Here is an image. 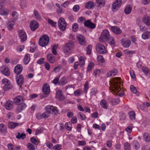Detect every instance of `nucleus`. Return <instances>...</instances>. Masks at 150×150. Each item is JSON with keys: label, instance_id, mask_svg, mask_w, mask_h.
I'll use <instances>...</instances> for the list:
<instances>
[{"label": "nucleus", "instance_id": "39448f33", "mask_svg": "<svg viewBox=\"0 0 150 150\" xmlns=\"http://www.w3.org/2000/svg\"><path fill=\"white\" fill-rule=\"evenodd\" d=\"M74 47V42L71 41H69L67 43L64 47V51L65 52L68 53L71 52Z\"/></svg>", "mask_w": 150, "mask_h": 150}, {"label": "nucleus", "instance_id": "e2e57ef3", "mask_svg": "<svg viewBox=\"0 0 150 150\" xmlns=\"http://www.w3.org/2000/svg\"><path fill=\"white\" fill-rule=\"evenodd\" d=\"M62 148V146L60 144H56L55 145L53 148L54 150H60Z\"/></svg>", "mask_w": 150, "mask_h": 150}, {"label": "nucleus", "instance_id": "4be33fe9", "mask_svg": "<svg viewBox=\"0 0 150 150\" xmlns=\"http://www.w3.org/2000/svg\"><path fill=\"white\" fill-rule=\"evenodd\" d=\"M2 73L5 76H8L10 75V71L8 67L5 66L2 67L1 69Z\"/></svg>", "mask_w": 150, "mask_h": 150}, {"label": "nucleus", "instance_id": "58836bf2", "mask_svg": "<svg viewBox=\"0 0 150 150\" xmlns=\"http://www.w3.org/2000/svg\"><path fill=\"white\" fill-rule=\"evenodd\" d=\"M19 124L16 122H11L8 124V127L10 129H13L18 126Z\"/></svg>", "mask_w": 150, "mask_h": 150}, {"label": "nucleus", "instance_id": "c85d7f7f", "mask_svg": "<svg viewBox=\"0 0 150 150\" xmlns=\"http://www.w3.org/2000/svg\"><path fill=\"white\" fill-rule=\"evenodd\" d=\"M94 6V3L91 1H89L87 2L86 4L85 7L88 9L92 8Z\"/></svg>", "mask_w": 150, "mask_h": 150}, {"label": "nucleus", "instance_id": "dca6fc26", "mask_svg": "<svg viewBox=\"0 0 150 150\" xmlns=\"http://www.w3.org/2000/svg\"><path fill=\"white\" fill-rule=\"evenodd\" d=\"M77 38L79 43L81 45H85L86 43L85 38L81 35H78L77 36Z\"/></svg>", "mask_w": 150, "mask_h": 150}, {"label": "nucleus", "instance_id": "09e8293b", "mask_svg": "<svg viewBox=\"0 0 150 150\" xmlns=\"http://www.w3.org/2000/svg\"><path fill=\"white\" fill-rule=\"evenodd\" d=\"M30 141L33 144L35 145H37L39 143V142L34 137L30 138Z\"/></svg>", "mask_w": 150, "mask_h": 150}, {"label": "nucleus", "instance_id": "9b49d317", "mask_svg": "<svg viewBox=\"0 0 150 150\" xmlns=\"http://www.w3.org/2000/svg\"><path fill=\"white\" fill-rule=\"evenodd\" d=\"M6 0H1L0 1V14L6 15L8 14V12L3 11V6L5 4Z\"/></svg>", "mask_w": 150, "mask_h": 150}, {"label": "nucleus", "instance_id": "c03bdc74", "mask_svg": "<svg viewBox=\"0 0 150 150\" xmlns=\"http://www.w3.org/2000/svg\"><path fill=\"white\" fill-rule=\"evenodd\" d=\"M27 147L29 150H34L35 149V146L30 143L27 144Z\"/></svg>", "mask_w": 150, "mask_h": 150}, {"label": "nucleus", "instance_id": "6e6d98bb", "mask_svg": "<svg viewBox=\"0 0 150 150\" xmlns=\"http://www.w3.org/2000/svg\"><path fill=\"white\" fill-rule=\"evenodd\" d=\"M94 67V64L92 63H90L88 64L87 67V70L88 71H90Z\"/></svg>", "mask_w": 150, "mask_h": 150}, {"label": "nucleus", "instance_id": "052dcab7", "mask_svg": "<svg viewBox=\"0 0 150 150\" xmlns=\"http://www.w3.org/2000/svg\"><path fill=\"white\" fill-rule=\"evenodd\" d=\"M142 71L145 74H148L149 73V69L145 67H142Z\"/></svg>", "mask_w": 150, "mask_h": 150}, {"label": "nucleus", "instance_id": "f3484780", "mask_svg": "<svg viewBox=\"0 0 150 150\" xmlns=\"http://www.w3.org/2000/svg\"><path fill=\"white\" fill-rule=\"evenodd\" d=\"M56 97L60 101H63L65 99L64 96L62 94V91L60 90H59L57 92Z\"/></svg>", "mask_w": 150, "mask_h": 150}, {"label": "nucleus", "instance_id": "864d4df0", "mask_svg": "<svg viewBox=\"0 0 150 150\" xmlns=\"http://www.w3.org/2000/svg\"><path fill=\"white\" fill-rule=\"evenodd\" d=\"M13 86L11 84L5 85L3 86V88L4 91H7L10 89H11L13 88Z\"/></svg>", "mask_w": 150, "mask_h": 150}, {"label": "nucleus", "instance_id": "423d86ee", "mask_svg": "<svg viewBox=\"0 0 150 150\" xmlns=\"http://www.w3.org/2000/svg\"><path fill=\"white\" fill-rule=\"evenodd\" d=\"M97 52L100 54H104L106 53L107 50L104 46L101 43H98L96 46Z\"/></svg>", "mask_w": 150, "mask_h": 150}, {"label": "nucleus", "instance_id": "13d9d810", "mask_svg": "<svg viewBox=\"0 0 150 150\" xmlns=\"http://www.w3.org/2000/svg\"><path fill=\"white\" fill-rule=\"evenodd\" d=\"M48 23L51 26L54 27H55L56 26L57 23L55 22H54L51 19H49L48 20Z\"/></svg>", "mask_w": 150, "mask_h": 150}, {"label": "nucleus", "instance_id": "37998d69", "mask_svg": "<svg viewBox=\"0 0 150 150\" xmlns=\"http://www.w3.org/2000/svg\"><path fill=\"white\" fill-rule=\"evenodd\" d=\"M78 117L83 120H85L86 119L85 115L82 112H79L78 113Z\"/></svg>", "mask_w": 150, "mask_h": 150}, {"label": "nucleus", "instance_id": "4d7b16f0", "mask_svg": "<svg viewBox=\"0 0 150 150\" xmlns=\"http://www.w3.org/2000/svg\"><path fill=\"white\" fill-rule=\"evenodd\" d=\"M2 83L5 85L11 84L10 81L7 79H4L2 81Z\"/></svg>", "mask_w": 150, "mask_h": 150}, {"label": "nucleus", "instance_id": "0eeeda50", "mask_svg": "<svg viewBox=\"0 0 150 150\" xmlns=\"http://www.w3.org/2000/svg\"><path fill=\"white\" fill-rule=\"evenodd\" d=\"M58 25L61 30L64 31L66 29L67 23L64 19L62 18H59L58 21Z\"/></svg>", "mask_w": 150, "mask_h": 150}, {"label": "nucleus", "instance_id": "a19ab883", "mask_svg": "<svg viewBox=\"0 0 150 150\" xmlns=\"http://www.w3.org/2000/svg\"><path fill=\"white\" fill-rule=\"evenodd\" d=\"M34 14L35 18L38 20H41L42 19L40 15L36 10H34Z\"/></svg>", "mask_w": 150, "mask_h": 150}, {"label": "nucleus", "instance_id": "bb28decb", "mask_svg": "<svg viewBox=\"0 0 150 150\" xmlns=\"http://www.w3.org/2000/svg\"><path fill=\"white\" fill-rule=\"evenodd\" d=\"M13 102L12 101L9 100L5 103V106L6 108L8 110H9L12 108Z\"/></svg>", "mask_w": 150, "mask_h": 150}, {"label": "nucleus", "instance_id": "cd10ccee", "mask_svg": "<svg viewBox=\"0 0 150 150\" xmlns=\"http://www.w3.org/2000/svg\"><path fill=\"white\" fill-rule=\"evenodd\" d=\"M100 104L102 108L105 109H107L108 107L107 102L104 99H102L100 101Z\"/></svg>", "mask_w": 150, "mask_h": 150}, {"label": "nucleus", "instance_id": "a18cd8bd", "mask_svg": "<svg viewBox=\"0 0 150 150\" xmlns=\"http://www.w3.org/2000/svg\"><path fill=\"white\" fill-rule=\"evenodd\" d=\"M58 45H54L52 48V52L53 54H56L57 53V50L58 47Z\"/></svg>", "mask_w": 150, "mask_h": 150}, {"label": "nucleus", "instance_id": "4468645a", "mask_svg": "<svg viewBox=\"0 0 150 150\" xmlns=\"http://www.w3.org/2000/svg\"><path fill=\"white\" fill-rule=\"evenodd\" d=\"M42 91L43 93L47 95L50 93V87L48 83H45L44 84L42 87Z\"/></svg>", "mask_w": 150, "mask_h": 150}, {"label": "nucleus", "instance_id": "603ef678", "mask_svg": "<svg viewBox=\"0 0 150 150\" xmlns=\"http://www.w3.org/2000/svg\"><path fill=\"white\" fill-rule=\"evenodd\" d=\"M72 125L70 122L66 123L65 124V127L68 131H70L71 129Z\"/></svg>", "mask_w": 150, "mask_h": 150}, {"label": "nucleus", "instance_id": "f257e3e1", "mask_svg": "<svg viewBox=\"0 0 150 150\" xmlns=\"http://www.w3.org/2000/svg\"><path fill=\"white\" fill-rule=\"evenodd\" d=\"M120 79V77L113 78L110 84V89L113 94L122 97L124 96V93L121 88Z\"/></svg>", "mask_w": 150, "mask_h": 150}, {"label": "nucleus", "instance_id": "680f3d73", "mask_svg": "<svg viewBox=\"0 0 150 150\" xmlns=\"http://www.w3.org/2000/svg\"><path fill=\"white\" fill-rule=\"evenodd\" d=\"M92 48V46L91 45H89L86 49L87 53L88 54H91V49Z\"/></svg>", "mask_w": 150, "mask_h": 150}, {"label": "nucleus", "instance_id": "c756f323", "mask_svg": "<svg viewBox=\"0 0 150 150\" xmlns=\"http://www.w3.org/2000/svg\"><path fill=\"white\" fill-rule=\"evenodd\" d=\"M47 59L51 63H53L55 61L54 57L52 54H49L47 55Z\"/></svg>", "mask_w": 150, "mask_h": 150}, {"label": "nucleus", "instance_id": "473e14b6", "mask_svg": "<svg viewBox=\"0 0 150 150\" xmlns=\"http://www.w3.org/2000/svg\"><path fill=\"white\" fill-rule=\"evenodd\" d=\"M132 8L130 5L126 6L124 9V12L126 14H129L131 12Z\"/></svg>", "mask_w": 150, "mask_h": 150}, {"label": "nucleus", "instance_id": "412c9836", "mask_svg": "<svg viewBox=\"0 0 150 150\" xmlns=\"http://www.w3.org/2000/svg\"><path fill=\"white\" fill-rule=\"evenodd\" d=\"M26 107V105L24 103L18 104V105L16 108V111L17 113H19L25 109Z\"/></svg>", "mask_w": 150, "mask_h": 150}, {"label": "nucleus", "instance_id": "f704fd0d", "mask_svg": "<svg viewBox=\"0 0 150 150\" xmlns=\"http://www.w3.org/2000/svg\"><path fill=\"white\" fill-rule=\"evenodd\" d=\"M122 44L125 47H129L130 45L131 42L130 40H127L121 42Z\"/></svg>", "mask_w": 150, "mask_h": 150}, {"label": "nucleus", "instance_id": "a878e982", "mask_svg": "<svg viewBox=\"0 0 150 150\" xmlns=\"http://www.w3.org/2000/svg\"><path fill=\"white\" fill-rule=\"evenodd\" d=\"M117 73V70L116 69H114L109 72L107 74V77L114 76L116 75Z\"/></svg>", "mask_w": 150, "mask_h": 150}, {"label": "nucleus", "instance_id": "c9c22d12", "mask_svg": "<svg viewBox=\"0 0 150 150\" xmlns=\"http://www.w3.org/2000/svg\"><path fill=\"white\" fill-rule=\"evenodd\" d=\"M150 37V32L146 31L144 32L142 35V38L143 39H146Z\"/></svg>", "mask_w": 150, "mask_h": 150}, {"label": "nucleus", "instance_id": "20e7f679", "mask_svg": "<svg viewBox=\"0 0 150 150\" xmlns=\"http://www.w3.org/2000/svg\"><path fill=\"white\" fill-rule=\"evenodd\" d=\"M45 110L46 112L49 113V116L50 113L53 115H57L58 113L57 108L56 107L50 105L47 106L45 107Z\"/></svg>", "mask_w": 150, "mask_h": 150}, {"label": "nucleus", "instance_id": "338daca9", "mask_svg": "<svg viewBox=\"0 0 150 150\" xmlns=\"http://www.w3.org/2000/svg\"><path fill=\"white\" fill-rule=\"evenodd\" d=\"M56 6L57 7L58 9H57V11L58 12L61 13L62 12V8L60 6L59 4L58 3H56Z\"/></svg>", "mask_w": 150, "mask_h": 150}, {"label": "nucleus", "instance_id": "72a5a7b5", "mask_svg": "<svg viewBox=\"0 0 150 150\" xmlns=\"http://www.w3.org/2000/svg\"><path fill=\"white\" fill-rule=\"evenodd\" d=\"M143 139L146 142H150V135L148 133H145L143 135Z\"/></svg>", "mask_w": 150, "mask_h": 150}, {"label": "nucleus", "instance_id": "bf43d9fd", "mask_svg": "<svg viewBox=\"0 0 150 150\" xmlns=\"http://www.w3.org/2000/svg\"><path fill=\"white\" fill-rule=\"evenodd\" d=\"M97 60L98 61L100 62L101 63L105 62L104 59L102 55H99L98 56L97 58Z\"/></svg>", "mask_w": 150, "mask_h": 150}, {"label": "nucleus", "instance_id": "2eb2a0df", "mask_svg": "<svg viewBox=\"0 0 150 150\" xmlns=\"http://www.w3.org/2000/svg\"><path fill=\"white\" fill-rule=\"evenodd\" d=\"M25 98L23 96L20 95L16 97L13 100L14 103L16 105H18L22 101H24Z\"/></svg>", "mask_w": 150, "mask_h": 150}, {"label": "nucleus", "instance_id": "7ed1b4c3", "mask_svg": "<svg viewBox=\"0 0 150 150\" xmlns=\"http://www.w3.org/2000/svg\"><path fill=\"white\" fill-rule=\"evenodd\" d=\"M49 38L48 35H43L39 39V44L42 47L45 46L49 43Z\"/></svg>", "mask_w": 150, "mask_h": 150}, {"label": "nucleus", "instance_id": "ddd939ff", "mask_svg": "<svg viewBox=\"0 0 150 150\" xmlns=\"http://www.w3.org/2000/svg\"><path fill=\"white\" fill-rule=\"evenodd\" d=\"M19 36L22 42H24L27 39V36L25 32L23 30H20L18 31Z\"/></svg>", "mask_w": 150, "mask_h": 150}, {"label": "nucleus", "instance_id": "6ab92c4d", "mask_svg": "<svg viewBox=\"0 0 150 150\" xmlns=\"http://www.w3.org/2000/svg\"><path fill=\"white\" fill-rule=\"evenodd\" d=\"M142 22L148 26H150V17L146 15L144 16L142 19Z\"/></svg>", "mask_w": 150, "mask_h": 150}, {"label": "nucleus", "instance_id": "aec40b11", "mask_svg": "<svg viewBox=\"0 0 150 150\" xmlns=\"http://www.w3.org/2000/svg\"><path fill=\"white\" fill-rule=\"evenodd\" d=\"M23 70V67L20 64L17 65L14 69V72L16 74H19L21 73Z\"/></svg>", "mask_w": 150, "mask_h": 150}, {"label": "nucleus", "instance_id": "9d476101", "mask_svg": "<svg viewBox=\"0 0 150 150\" xmlns=\"http://www.w3.org/2000/svg\"><path fill=\"white\" fill-rule=\"evenodd\" d=\"M49 117V113L46 111L42 113H38L36 115V118L40 120L42 119H46Z\"/></svg>", "mask_w": 150, "mask_h": 150}, {"label": "nucleus", "instance_id": "1a4fd4ad", "mask_svg": "<svg viewBox=\"0 0 150 150\" xmlns=\"http://www.w3.org/2000/svg\"><path fill=\"white\" fill-rule=\"evenodd\" d=\"M108 101L112 105H116L120 102V100L119 98H114L111 97H109L107 98Z\"/></svg>", "mask_w": 150, "mask_h": 150}, {"label": "nucleus", "instance_id": "ea45409f", "mask_svg": "<svg viewBox=\"0 0 150 150\" xmlns=\"http://www.w3.org/2000/svg\"><path fill=\"white\" fill-rule=\"evenodd\" d=\"M0 130L2 133H5L7 132L6 127L3 123L0 124Z\"/></svg>", "mask_w": 150, "mask_h": 150}, {"label": "nucleus", "instance_id": "0e129e2a", "mask_svg": "<svg viewBox=\"0 0 150 150\" xmlns=\"http://www.w3.org/2000/svg\"><path fill=\"white\" fill-rule=\"evenodd\" d=\"M82 93L81 92V91L79 89H78L74 91V95L76 96H80Z\"/></svg>", "mask_w": 150, "mask_h": 150}, {"label": "nucleus", "instance_id": "79ce46f5", "mask_svg": "<svg viewBox=\"0 0 150 150\" xmlns=\"http://www.w3.org/2000/svg\"><path fill=\"white\" fill-rule=\"evenodd\" d=\"M79 65L81 67H83L85 65V61L82 57H80L79 58Z\"/></svg>", "mask_w": 150, "mask_h": 150}, {"label": "nucleus", "instance_id": "de8ad7c7", "mask_svg": "<svg viewBox=\"0 0 150 150\" xmlns=\"http://www.w3.org/2000/svg\"><path fill=\"white\" fill-rule=\"evenodd\" d=\"M132 144L134 148L136 149H139L140 147L139 144L138 142L137 141H135L133 142Z\"/></svg>", "mask_w": 150, "mask_h": 150}, {"label": "nucleus", "instance_id": "5701e85b", "mask_svg": "<svg viewBox=\"0 0 150 150\" xmlns=\"http://www.w3.org/2000/svg\"><path fill=\"white\" fill-rule=\"evenodd\" d=\"M84 25L86 27H87L93 29L95 27V25L91 22L89 20L85 21L84 23Z\"/></svg>", "mask_w": 150, "mask_h": 150}, {"label": "nucleus", "instance_id": "b1692460", "mask_svg": "<svg viewBox=\"0 0 150 150\" xmlns=\"http://www.w3.org/2000/svg\"><path fill=\"white\" fill-rule=\"evenodd\" d=\"M66 90L67 91L68 94L70 95L74 91V87L72 85L67 86H65Z\"/></svg>", "mask_w": 150, "mask_h": 150}, {"label": "nucleus", "instance_id": "774afa93", "mask_svg": "<svg viewBox=\"0 0 150 150\" xmlns=\"http://www.w3.org/2000/svg\"><path fill=\"white\" fill-rule=\"evenodd\" d=\"M79 9V6L78 5H74L73 8V10L75 12H77Z\"/></svg>", "mask_w": 150, "mask_h": 150}, {"label": "nucleus", "instance_id": "393cba45", "mask_svg": "<svg viewBox=\"0 0 150 150\" xmlns=\"http://www.w3.org/2000/svg\"><path fill=\"white\" fill-rule=\"evenodd\" d=\"M111 29L113 32L117 34H120L122 32L120 29L116 26L112 27Z\"/></svg>", "mask_w": 150, "mask_h": 150}, {"label": "nucleus", "instance_id": "f8f14e48", "mask_svg": "<svg viewBox=\"0 0 150 150\" xmlns=\"http://www.w3.org/2000/svg\"><path fill=\"white\" fill-rule=\"evenodd\" d=\"M39 26V23L37 21L33 20L30 22V27L31 30L32 31H35Z\"/></svg>", "mask_w": 150, "mask_h": 150}, {"label": "nucleus", "instance_id": "8fccbe9b", "mask_svg": "<svg viewBox=\"0 0 150 150\" xmlns=\"http://www.w3.org/2000/svg\"><path fill=\"white\" fill-rule=\"evenodd\" d=\"M79 28L78 24L76 23H74L72 26V29L73 31L75 32L77 31Z\"/></svg>", "mask_w": 150, "mask_h": 150}, {"label": "nucleus", "instance_id": "7c9ffc66", "mask_svg": "<svg viewBox=\"0 0 150 150\" xmlns=\"http://www.w3.org/2000/svg\"><path fill=\"white\" fill-rule=\"evenodd\" d=\"M96 4L97 6L101 7L104 5L105 1L104 0H96Z\"/></svg>", "mask_w": 150, "mask_h": 150}, {"label": "nucleus", "instance_id": "69168bd1", "mask_svg": "<svg viewBox=\"0 0 150 150\" xmlns=\"http://www.w3.org/2000/svg\"><path fill=\"white\" fill-rule=\"evenodd\" d=\"M130 89L131 91L133 93H135L137 92L136 88L133 85L131 86Z\"/></svg>", "mask_w": 150, "mask_h": 150}, {"label": "nucleus", "instance_id": "49530a36", "mask_svg": "<svg viewBox=\"0 0 150 150\" xmlns=\"http://www.w3.org/2000/svg\"><path fill=\"white\" fill-rule=\"evenodd\" d=\"M89 88L88 83V81H86L84 85L83 90L84 93L86 94L87 92V91Z\"/></svg>", "mask_w": 150, "mask_h": 150}, {"label": "nucleus", "instance_id": "a211bd4d", "mask_svg": "<svg viewBox=\"0 0 150 150\" xmlns=\"http://www.w3.org/2000/svg\"><path fill=\"white\" fill-rule=\"evenodd\" d=\"M16 82L18 85L21 86L24 82V78L23 75H17L16 76Z\"/></svg>", "mask_w": 150, "mask_h": 150}, {"label": "nucleus", "instance_id": "4c0bfd02", "mask_svg": "<svg viewBox=\"0 0 150 150\" xmlns=\"http://www.w3.org/2000/svg\"><path fill=\"white\" fill-rule=\"evenodd\" d=\"M129 115L130 119L134 120L135 119V114L134 111H132L129 112L128 113Z\"/></svg>", "mask_w": 150, "mask_h": 150}, {"label": "nucleus", "instance_id": "5fc2aeb1", "mask_svg": "<svg viewBox=\"0 0 150 150\" xmlns=\"http://www.w3.org/2000/svg\"><path fill=\"white\" fill-rule=\"evenodd\" d=\"M124 148L125 150H130L131 146L129 143L126 142L124 144Z\"/></svg>", "mask_w": 150, "mask_h": 150}, {"label": "nucleus", "instance_id": "e433bc0d", "mask_svg": "<svg viewBox=\"0 0 150 150\" xmlns=\"http://www.w3.org/2000/svg\"><path fill=\"white\" fill-rule=\"evenodd\" d=\"M66 78L65 77H62L60 80L58 82L59 84L61 86H63L65 84L67 83V81H66Z\"/></svg>", "mask_w": 150, "mask_h": 150}, {"label": "nucleus", "instance_id": "2f4dec72", "mask_svg": "<svg viewBox=\"0 0 150 150\" xmlns=\"http://www.w3.org/2000/svg\"><path fill=\"white\" fill-rule=\"evenodd\" d=\"M30 60V55L28 54H26L24 59L23 62L24 64H28Z\"/></svg>", "mask_w": 150, "mask_h": 150}, {"label": "nucleus", "instance_id": "3c124183", "mask_svg": "<svg viewBox=\"0 0 150 150\" xmlns=\"http://www.w3.org/2000/svg\"><path fill=\"white\" fill-rule=\"evenodd\" d=\"M25 134L24 133H22L20 134L19 132L18 133V135L16 136V138L18 139H20L22 138V139H24L25 137Z\"/></svg>", "mask_w": 150, "mask_h": 150}, {"label": "nucleus", "instance_id": "6e6552de", "mask_svg": "<svg viewBox=\"0 0 150 150\" xmlns=\"http://www.w3.org/2000/svg\"><path fill=\"white\" fill-rule=\"evenodd\" d=\"M122 2L121 0H116L113 2L112 6V11L115 12L119 9L122 5Z\"/></svg>", "mask_w": 150, "mask_h": 150}, {"label": "nucleus", "instance_id": "f03ea898", "mask_svg": "<svg viewBox=\"0 0 150 150\" xmlns=\"http://www.w3.org/2000/svg\"><path fill=\"white\" fill-rule=\"evenodd\" d=\"M99 39L100 41L101 42L107 41L111 45L115 44L113 38L110 35L109 31L106 30L103 31Z\"/></svg>", "mask_w": 150, "mask_h": 150}]
</instances>
